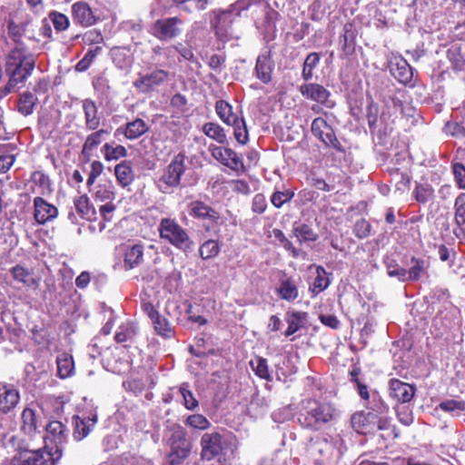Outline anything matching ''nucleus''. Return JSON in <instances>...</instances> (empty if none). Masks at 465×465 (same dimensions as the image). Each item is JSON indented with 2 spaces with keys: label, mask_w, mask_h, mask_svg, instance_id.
Segmentation results:
<instances>
[{
  "label": "nucleus",
  "mask_w": 465,
  "mask_h": 465,
  "mask_svg": "<svg viewBox=\"0 0 465 465\" xmlns=\"http://www.w3.org/2000/svg\"><path fill=\"white\" fill-rule=\"evenodd\" d=\"M35 54L31 52L25 44H17L9 53L6 59V73L9 80L5 89L11 93L29 77L35 66Z\"/></svg>",
  "instance_id": "obj_1"
},
{
  "label": "nucleus",
  "mask_w": 465,
  "mask_h": 465,
  "mask_svg": "<svg viewBox=\"0 0 465 465\" xmlns=\"http://www.w3.org/2000/svg\"><path fill=\"white\" fill-rule=\"evenodd\" d=\"M334 413L331 404L309 400L298 415V422L304 429L319 430L333 419Z\"/></svg>",
  "instance_id": "obj_2"
},
{
  "label": "nucleus",
  "mask_w": 465,
  "mask_h": 465,
  "mask_svg": "<svg viewBox=\"0 0 465 465\" xmlns=\"http://www.w3.org/2000/svg\"><path fill=\"white\" fill-rule=\"evenodd\" d=\"M158 232L163 241L184 253L191 252L195 246L188 232L174 218H162L158 225Z\"/></svg>",
  "instance_id": "obj_3"
},
{
  "label": "nucleus",
  "mask_w": 465,
  "mask_h": 465,
  "mask_svg": "<svg viewBox=\"0 0 465 465\" xmlns=\"http://www.w3.org/2000/svg\"><path fill=\"white\" fill-rule=\"evenodd\" d=\"M169 432L170 453L166 457V462L169 465H178L189 456L192 444L187 440L186 430L181 425L173 424L169 428Z\"/></svg>",
  "instance_id": "obj_4"
},
{
  "label": "nucleus",
  "mask_w": 465,
  "mask_h": 465,
  "mask_svg": "<svg viewBox=\"0 0 465 465\" xmlns=\"http://www.w3.org/2000/svg\"><path fill=\"white\" fill-rule=\"evenodd\" d=\"M184 171L185 155L180 153L173 157L156 180L157 188L163 193H173L180 185Z\"/></svg>",
  "instance_id": "obj_5"
},
{
  "label": "nucleus",
  "mask_w": 465,
  "mask_h": 465,
  "mask_svg": "<svg viewBox=\"0 0 465 465\" xmlns=\"http://www.w3.org/2000/svg\"><path fill=\"white\" fill-rule=\"evenodd\" d=\"M56 455L45 448L25 450L5 461L4 465H55Z\"/></svg>",
  "instance_id": "obj_6"
},
{
  "label": "nucleus",
  "mask_w": 465,
  "mask_h": 465,
  "mask_svg": "<svg viewBox=\"0 0 465 465\" xmlns=\"http://www.w3.org/2000/svg\"><path fill=\"white\" fill-rule=\"evenodd\" d=\"M183 21L174 16L156 20L151 27L150 33L160 41H170L182 33Z\"/></svg>",
  "instance_id": "obj_7"
},
{
  "label": "nucleus",
  "mask_w": 465,
  "mask_h": 465,
  "mask_svg": "<svg viewBox=\"0 0 465 465\" xmlns=\"http://www.w3.org/2000/svg\"><path fill=\"white\" fill-rule=\"evenodd\" d=\"M45 435L40 437L45 440V447L48 442L54 444L56 459H60L63 454V446L66 441L68 436V430L59 420H52L45 427Z\"/></svg>",
  "instance_id": "obj_8"
},
{
  "label": "nucleus",
  "mask_w": 465,
  "mask_h": 465,
  "mask_svg": "<svg viewBox=\"0 0 465 465\" xmlns=\"http://www.w3.org/2000/svg\"><path fill=\"white\" fill-rule=\"evenodd\" d=\"M232 10L213 11L211 18V26L214 29L216 36L221 41H228L233 37L232 25L233 22Z\"/></svg>",
  "instance_id": "obj_9"
},
{
  "label": "nucleus",
  "mask_w": 465,
  "mask_h": 465,
  "mask_svg": "<svg viewBox=\"0 0 465 465\" xmlns=\"http://www.w3.org/2000/svg\"><path fill=\"white\" fill-rule=\"evenodd\" d=\"M73 22L82 27H90L101 20L96 9L84 1H77L71 6Z\"/></svg>",
  "instance_id": "obj_10"
},
{
  "label": "nucleus",
  "mask_w": 465,
  "mask_h": 465,
  "mask_svg": "<svg viewBox=\"0 0 465 465\" xmlns=\"http://www.w3.org/2000/svg\"><path fill=\"white\" fill-rule=\"evenodd\" d=\"M299 92L306 99L316 102L328 109L335 106V102L331 99V92L322 84L315 83L303 84L299 86Z\"/></svg>",
  "instance_id": "obj_11"
},
{
  "label": "nucleus",
  "mask_w": 465,
  "mask_h": 465,
  "mask_svg": "<svg viewBox=\"0 0 465 465\" xmlns=\"http://www.w3.org/2000/svg\"><path fill=\"white\" fill-rule=\"evenodd\" d=\"M312 134L321 140L326 146L343 152V147L336 138L332 127L322 117L315 118L312 123Z\"/></svg>",
  "instance_id": "obj_12"
},
{
  "label": "nucleus",
  "mask_w": 465,
  "mask_h": 465,
  "mask_svg": "<svg viewBox=\"0 0 465 465\" xmlns=\"http://www.w3.org/2000/svg\"><path fill=\"white\" fill-rule=\"evenodd\" d=\"M169 78V72L163 69H155L149 74H140L134 82V86L143 94L154 91Z\"/></svg>",
  "instance_id": "obj_13"
},
{
  "label": "nucleus",
  "mask_w": 465,
  "mask_h": 465,
  "mask_svg": "<svg viewBox=\"0 0 465 465\" xmlns=\"http://www.w3.org/2000/svg\"><path fill=\"white\" fill-rule=\"evenodd\" d=\"M212 156L232 171H244L242 159L231 148L216 145L210 146Z\"/></svg>",
  "instance_id": "obj_14"
},
{
  "label": "nucleus",
  "mask_w": 465,
  "mask_h": 465,
  "mask_svg": "<svg viewBox=\"0 0 465 465\" xmlns=\"http://www.w3.org/2000/svg\"><path fill=\"white\" fill-rule=\"evenodd\" d=\"M188 212L190 216L193 218L209 222L212 226H215L220 223V213L213 207L200 200L192 201L188 204Z\"/></svg>",
  "instance_id": "obj_15"
},
{
  "label": "nucleus",
  "mask_w": 465,
  "mask_h": 465,
  "mask_svg": "<svg viewBox=\"0 0 465 465\" xmlns=\"http://www.w3.org/2000/svg\"><path fill=\"white\" fill-rule=\"evenodd\" d=\"M202 452L203 460H211L219 456L223 450L222 435L218 432L204 433L201 438Z\"/></svg>",
  "instance_id": "obj_16"
},
{
  "label": "nucleus",
  "mask_w": 465,
  "mask_h": 465,
  "mask_svg": "<svg viewBox=\"0 0 465 465\" xmlns=\"http://www.w3.org/2000/svg\"><path fill=\"white\" fill-rule=\"evenodd\" d=\"M97 422V414L90 412L89 414H83L82 416L75 415L73 417V423L74 425L73 436L76 440H82L89 435Z\"/></svg>",
  "instance_id": "obj_17"
},
{
  "label": "nucleus",
  "mask_w": 465,
  "mask_h": 465,
  "mask_svg": "<svg viewBox=\"0 0 465 465\" xmlns=\"http://www.w3.org/2000/svg\"><path fill=\"white\" fill-rule=\"evenodd\" d=\"M390 396L401 403L410 402L416 392V388L398 379H391L389 382Z\"/></svg>",
  "instance_id": "obj_18"
},
{
  "label": "nucleus",
  "mask_w": 465,
  "mask_h": 465,
  "mask_svg": "<svg viewBox=\"0 0 465 465\" xmlns=\"http://www.w3.org/2000/svg\"><path fill=\"white\" fill-rule=\"evenodd\" d=\"M377 414L369 411H360L354 413L351 417V426L355 431L361 434H367L375 431L376 430Z\"/></svg>",
  "instance_id": "obj_19"
},
{
  "label": "nucleus",
  "mask_w": 465,
  "mask_h": 465,
  "mask_svg": "<svg viewBox=\"0 0 465 465\" xmlns=\"http://www.w3.org/2000/svg\"><path fill=\"white\" fill-rule=\"evenodd\" d=\"M20 401V393L18 390L10 384L0 383V412L8 413Z\"/></svg>",
  "instance_id": "obj_20"
},
{
  "label": "nucleus",
  "mask_w": 465,
  "mask_h": 465,
  "mask_svg": "<svg viewBox=\"0 0 465 465\" xmlns=\"http://www.w3.org/2000/svg\"><path fill=\"white\" fill-rule=\"evenodd\" d=\"M34 207H35V219L40 224H45L47 222L52 221L56 218L58 214L57 208L47 203L42 197H35L34 199Z\"/></svg>",
  "instance_id": "obj_21"
},
{
  "label": "nucleus",
  "mask_w": 465,
  "mask_h": 465,
  "mask_svg": "<svg viewBox=\"0 0 465 465\" xmlns=\"http://www.w3.org/2000/svg\"><path fill=\"white\" fill-rule=\"evenodd\" d=\"M274 69V62L269 53L261 54L256 60L254 74L262 84H269Z\"/></svg>",
  "instance_id": "obj_22"
},
{
  "label": "nucleus",
  "mask_w": 465,
  "mask_h": 465,
  "mask_svg": "<svg viewBox=\"0 0 465 465\" xmlns=\"http://www.w3.org/2000/svg\"><path fill=\"white\" fill-rule=\"evenodd\" d=\"M41 428H44V425L41 424L35 411L29 408L25 409L22 412L21 426V430L24 433L34 438L36 435L41 434Z\"/></svg>",
  "instance_id": "obj_23"
},
{
  "label": "nucleus",
  "mask_w": 465,
  "mask_h": 465,
  "mask_svg": "<svg viewBox=\"0 0 465 465\" xmlns=\"http://www.w3.org/2000/svg\"><path fill=\"white\" fill-rule=\"evenodd\" d=\"M284 320L288 324L284 335L290 337L306 326L308 313L301 311H288L285 313Z\"/></svg>",
  "instance_id": "obj_24"
},
{
  "label": "nucleus",
  "mask_w": 465,
  "mask_h": 465,
  "mask_svg": "<svg viewBox=\"0 0 465 465\" xmlns=\"http://www.w3.org/2000/svg\"><path fill=\"white\" fill-rule=\"evenodd\" d=\"M82 103L85 127L90 131H94L101 124V116L98 112V107L95 102L92 99H84Z\"/></svg>",
  "instance_id": "obj_25"
},
{
  "label": "nucleus",
  "mask_w": 465,
  "mask_h": 465,
  "mask_svg": "<svg viewBox=\"0 0 465 465\" xmlns=\"http://www.w3.org/2000/svg\"><path fill=\"white\" fill-rule=\"evenodd\" d=\"M430 262L428 260L412 257L410 262L409 270H406V282H417L423 276L428 275Z\"/></svg>",
  "instance_id": "obj_26"
},
{
  "label": "nucleus",
  "mask_w": 465,
  "mask_h": 465,
  "mask_svg": "<svg viewBox=\"0 0 465 465\" xmlns=\"http://www.w3.org/2000/svg\"><path fill=\"white\" fill-rule=\"evenodd\" d=\"M391 72L392 75L401 84H408L413 77V69L403 58H400L392 65Z\"/></svg>",
  "instance_id": "obj_27"
},
{
  "label": "nucleus",
  "mask_w": 465,
  "mask_h": 465,
  "mask_svg": "<svg viewBox=\"0 0 465 465\" xmlns=\"http://www.w3.org/2000/svg\"><path fill=\"white\" fill-rule=\"evenodd\" d=\"M143 261V246L134 244L126 248L124 252V268L126 270L134 269Z\"/></svg>",
  "instance_id": "obj_28"
},
{
  "label": "nucleus",
  "mask_w": 465,
  "mask_h": 465,
  "mask_svg": "<svg viewBox=\"0 0 465 465\" xmlns=\"http://www.w3.org/2000/svg\"><path fill=\"white\" fill-rule=\"evenodd\" d=\"M292 232L300 243L315 242L319 237L318 233L309 224L301 222L293 223Z\"/></svg>",
  "instance_id": "obj_29"
},
{
  "label": "nucleus",
  "mask_w": 465,
  "mask_h": 465,
  "mask_svg": "<svg viewBox=\"0 0 465 465\" xmlns=\"http://www.w3.org/2000/svg\"><path fill=\"white\" fill-rule=\"evenodd\" d=\"M149 130V125L141 118L128 122L124 129V135L128 140H135L141 137Z\"/></svg>",
  "instance_id": "obj_30"
},
{
  "label": "nucleus",
  "mask_w": 465,
  "mask_h": 465,
  "mask_svg": "<svg viewBox=\"0 0 465 465\" xmlns=\"http://www.w3.org/2000/svg\"><path fill=\"white\" fill-rule=\"evenodd\" d=\"M10 272L16 282H22L27 287L35 288L37 286L34 272L25 266L17 264L10 270Z\"/></svg>",
  "instance_id": "obj_31"
},
{
  "label": "nucleus",
  "mask_w": 465,
  "mask_h": 465,
  "mask_svg": "<svg viewBox=\"0 0 465 465\" xmlns=\"http://www.w3.org/2000/svg\"><path fill=\"white\" fill-rule=\"evenodd\" d=\"M277 292L282 300L292 302L299 295L297 284L291 278L283 279L280 282Z\"/></svg>",
  "instance_id": "obj_32"
},
{
  "label": "nucleus",
  "mask_w": 465,
  "mask_h": 465,
  "mask_svg": "<svg viewBox=\"0 0 465 465\" xmlns=\"http://www.w3.org/2000/svg\"><path fill=\"white\" fill-rule=\"evenodd\" d=\"M57 372L60 378L65 379L73 375L74 363L72 355L66 352L60 353L56 357Z\"/></svg>",
  "instance_id": "obj_33"
},
{
  "label": "nucleus",
  "mask_w": 465,
  "mask_h": 465,
  "mask_svg": "<svg viewBox=\"0 0 465 465\" xmlns=\"http://www.w3.org/2000/svg\"><path fill=\"white\" fill-rule=\"evenodd\" d=\"M137 334V326L133 322L122 323L114 335V340L118 343L132 341Z\"/></svg>",
  "instance_id": "obj_34"
},
{
  "label": "nucleus",
  "mask_w": 465,
  "mask_h": 465,
  "mask_svg": "<svg viewBox=\"0 0 465 465\" xmlns=\"http://www.w3.org/2000/svg\"><path fill=\"white\" fill-rule=\"evenodd\" d=\"M114 174L119 184L123 187L130 185L134 178L133 169L129 163L124 161L114 167Z\"/></svg>",
  "instance_id": "obj_35"
},
{
  "label": "nucleus",
  "mask_w": 465,
  "mask_h": 465,
  "mask_svg": "<svg viewBox=\"0 0 465 465\" xmlns=\"http://www.w3.org/2000/svg\"><path fill=\"white\" fill-rule=\"evenodd\" d=\"M215 111L220 119L228 125L235 124V121L240 118L232 112V105L224 100H219L216 102Z\"/></svg>",
  "instance_id": "obj_36"
},
{
  "label": "nucleus",
  "mask_w": 465,
  "mask_h": 465,
  "mask_svg": "<svg viewBox=\"0 0 465 465\" xmlns=\"http://www.w3.org/2000/svg\"><path fill=\"white\" fill-rule=\"evenodd\" d=\"M37 100V97L30 92L22 94L17 103L18 112L25 116L30 115L34 112Z\"/></svg>",
  "instance_id": "obj_37"
},
{
  "label": "nucleus",
  "mask_w": 465,
  "mask_h": 465,
  "mask_svg": "<svg viewBox=\"0 0 465 465\" xmlns=\"http://www.w3.org/2000/svg\"><path fill=\"white\" fill-rule=\"evenodd\" d=\"M109 132L105 129L96 130L95 132L89 134L83 145V153L90 154L94 149H95L104 140V137L107 135Z\"/></svg>",
  "instance_id": "obj_38"
},
{
  "label": "nucleus",
  "mask_w": 465,
  "mask_h": 465,
  "mask_svg": "<svg viewBox=\"0 0 465 465\" xmlns=\"http://www.w3.org/2000/svg\"><path fill=\"white\" fill-rule=\"evenodd\" d=\"M203 132L206 136L218 142L224 143L226 142V134L223 128L215 123H206L203 126Z\"/></svg>",
  "instance_id": "obj_39"
},
{
  "label": "nucleus",
  "mask_w": 465,
  "mask_h": 465,
  "mask_svg": "<svg viewBox=\"0 0 465 465\" xmlns=\"http://www.w3.org/2000/svg\"><path fill=\"white\" fill-rule=\"evenodd\" d=\"M250 366L252 370L254 371V373L261 379L266 381L272 380V376L269 371V367L266 359L260 356H256L250 361Z\"/></svg>",
  "instance_id": "obj_40"
},
{
  "label": "nucleus",
  "mask_w": 465,
  "mask_h": 465,
  "mask_svg": "<svg viewBox=\"0 0 465 465\" xmlns=\"http://www.w3.org/2000/svg\"><path fill=\"white\" fill-rule=\"evenodd\" d=\"M74 204L78 214L86 220H91L94 212L85 195H81L74 200Z\"/></svg>",
  "instance_id": "obj_41"
},
{
  "label": "nucleus",
  "mask_w": 465,
  "mask_h": 465,
  "mask_svg": "<svg viewBox=\"0 0 465 465\" xmlns=\"http://www.w3.org/2000/svg\"><path fill=\"white\" fill-rule=\"evenodd\" d=\"M102 151L106 161H115L125 157L127 154V150L124 146L120 144L113 145L108 143L103 146Z\"/></svg>",
  "instance_id": "obj_42"
},
{
  "label": "nucleus",
  "mask_w": 465,
  "mask_h": 465,
  "mask_svg": "<svg viewBox=\"0 0 465 465\" xmlns=\"http://www.w3.org/2000/svg\"><path fill=\"white\" fill-rule=\"evenodd\" d=\"M152 322L157 334L164 338H171L173 336V329L166 318L158 314Z\"/></svg>",
  "instance_id": "obj_43"
},
{
  "label": "nucleus",
  "mask_w": 465,
  "mask_h": 465,
  "mask_svg": "<svg viewBox=\"0 0 465 465\" xmlns=\"http://www.w3.org/2000/svg\"><path fill=\"white\" fill-rule=\"evenodd\" d=\"M439 408L452 416H460L465 411V401L460 400H445L439 404Z\"/></svg>",
  "instance_id": "obj_44"
},
{
  "label": "nucleus",
  "mask_w": 465,
  "mask_h": 465,
  "mask_svg": "<svg viewBox=\"0 0 465 465\" xmlns=\"http://www.w3.org/2000/svg\"><path fill=\"white\" fill-rule=\"evenodd\" d=\"M320 63V55L318 53H310L303 64L302 76L305 81H309L313 76V70Z\"/></svg>",
  "instance_id": "obj_45"
},
{
  "label": "nucleus",
  "mask_w": 465,
  "mask_h": 465,
  "mask_svg": "<svg viewBox=\"0 0 465 465\" xmlns=\"http://www.w3.org/2000/svg\"><path fill=\"white\" fill-rule=\"evenodd\" d=\"M317 276L314 279L312 285L310 290L316 295L324 291L330 284V280L326 275V272L323 267L318 266L316 269Z\"/></svg>",
  "instance_id": "obj_46"
},
{
  "label": "nucleus",
  "mask_w": 465,
  "mask_h": 465,
  "mask_svg": "<svg viewBox=\"0 0 465 465\" xmlns=\"http://www.w3.org/2000/svg\"><path fill=\"white\" fill-rule=\"evenodd\" d=\"M454 211V220L457 226L465 225V193H461L456 197Z\"/></svg>",
  "instance_id": "obj_47"
},
{
  "label": "nucleus",
  "mask_w": 465,
  "mask_h": 465,
  "mask_svg": "<svg viewBox=\"0 0 465 465\" xmlns=\"http://www.w3.org/2000/svg\"><path fill=\"white\" fill-rule=\"evenodd\" d=\"M199 252L203 260L214 258L220 252V246L217 241L207 240L200 246Z\"/></svg>",
  "instance_id": "obj_48"
},
{
  "label": "nucleus",
  "mask_w": 465,
  "mask_h": 465,
  "mask_svg": "<svg viewBox=\"0 0 465 465\" xmlns=\"http://www.w3.org/2000/svg\"><path fill=\"white\" fill-rule=\"evenodd\" d=\"M231 125L233 127V134L236 141L241 144H245L249 140V136L244 119L240 117L235 121V124Z\"/></svg>",
  "instance_id": "obj_49"
},
{
  "label": "nucleus",
  "mask_w": 465,
  "mask_h": 465,
  "mask_svg": "<svg viewBox=\"0 0 465 465\" xmlns=\"http://www.w3.org/2000/svg\"><path fill=\"white\" fill-rule=\"evenodd\" d=\"M413 193L417 202L425 203L432 199L434 190L430 184H418Z\"/></svg>",
  "instance_id": "obj_50"
},
{
  "label": "nucleus",
  "mask_w": 465,
  "mask_h": 465,
  "mask_svg": "<svg viewBox=\"0 0 465 465\" xmlns=\"http://www.w3.org/2000/svg\"><path fill=\"white\" fill-rule=\"evenodd\" d=\"M185 424L201 430H207L211 426V422L202 414L189 415L185 420Z\"/></svg>",
  "instance_id": "obj_51"
},
{
  "label": "nucleus",
  "mask_w": 465,
  "mask_h": 465,
  "mask_svg": "<svg viewBox=\"0 0 465 465\" xmlns=\"http://www.w3.org/2000/svg\"><path fill=\"white\" fill-rule=\"evenodd\" d=\"M294 196L292 190H276L271 196V203L276 208H281L285 203L290 202Z\"/></svg>",
  "instance_id": "obj_52"
},
{
  "label": "nucleus",
  "mask_w": 465,
  "mask_h": 465,
  "mask_svg": "<svg viewBox=\"0 0 465 465\" xmlns=\"http://www.w3.org/2000/svg\"><path fill=\"white\" fill-rule=\"evenodd\" d=\"M95 200L111 202L114 198V186L110 183L99 184L94 192Z\"/></svg>",
  "instance_id": "obj_53"
},
{
  "label": "nucleus",
  "mask_w": 465,
  "mask_h": 465,
  "mask_svg": "<svg viewBox=\"0 0 465 465\" xmlns=\"http://www.w3.org/2000/svg\"><path fill=\"white\" fill-rule=\"evenodd\" d=\"M189 385L187 383H183L180 386V392L183 399L184 407L187 410L193 411L198 407V401L193 396V392L188 389Z\"/></svg>",
  "instance_id": "obj_54"
},
{
  "label": "nucleus",
  "mask_w": 465,
  "mask_h": 465,
  "mask_svg": "<svg viewBox=\"0 0 465 465\" xmlns=\"http://www.w3.org/2000/svg\"><path fill=\"white\" fill-rule=\"evenodd\" d=\"M49 19L57 31H64L69 26L68 17L62 13L53 11L49 14Z\"/></svg>",
  "instance_id": "obj_55"
},
{
  "label": "nucleus",
  "mask_w": 465,
  "mask_h": 465,
  "mask_svg": "<svg viewBox=\"0 0 465 465\" xmlns=\"http://www.w3.org/2000/svg\"><path fill=\"white\" fill-rule=\"evenodd\" d=\"M387 274L390 277H396L400 282H406V269L399 266L395 261H390L386 263Z\"/></svg>",
  "instance_id": "obj_56"
},
{
  "label": "nucleus",
  "mask_w": 465,
  "mask_h": 465,
  "mask_svg": "<svg viewBox=\"0 0 465 465\" xmlns=\"http://www.w3.org/2000/svg\"><path fill=\"white\" fill-rule=\"evenodd\" d=\"M371 231V224L365 219L356 221L353 232L359 239H364L370 236Z\"/></svg>",
  "instance_id": "obj_57"
},
{
  "label": "nucleus",
  "mask_w": 465,
  "mask_h": 465,
  "mask_svg": "<svg viewBox=\"0 0 465 465\" xmlns=\"http://www.w3.org/2000/svg\"><path fill=\"white\" fill-rule=\"evenodd\" d=\"M9 35L13 37L15 45L17 44H24L20 41V38L24 35L25 32V25L24 24H15V22H11L8 25Z\"/></svg>",
  "instance_id": "obj_58"
},
{
  "label": "nucleus",
  "mask_w": 465,
  "mask_h": 465,
  "mask_svg": "<svg viewBox=\"0 0 465 465\" xmlns=\"http://www.w3.org/2000/svg\"><path fill=\"white\" fill-rule=\"evenodd\" d=\"M267 208L266 198L262 193H257L253 196L252 202V210L256 213H263Z\"/></svg>",
  "instance_id": "obj_59"
},
{
  "label": "nucleus",
  "mask_w": 465,
  "mask_h": 465,
  "mask_svg": "<svg viewBox=\"0 0 465 465\" xmlns=\"http://www.w3.org/2000/svg\"><path fill=\"white\" fill-rule=\"evenodd\" d=\"M453 173L459 188L465 189V166L460 163H454Z\"/></svg>",
  "instance_id": "obj_60"
},
{
  "label": "nucleus",
  "mask_w": 465,
  "mask_h": 465,
  "mask_svg": "<svg viewBox=\"0 0 465 465\" xmlns=\"http://www.w3.org/2000/svg\"><path fill=\"white\" fill-rule=\"evenodd\" d=\"M176 50L177 49H176L175 45H169V46L163 47V56L166 61L162 62V63L160 62V64L163 65V66L173 65L175 63L174 56L176 54Z\"/></svg>",
  "instance_id": "obj_61"
},
{
  "label": "nucleus",
  "mask_w": 465,
  "mask_h": 465,
  "mask_svg": "<svg viewBox=\"0 0 465 465\" xmlns=\"http://www.w3.org/2000/svg\"><path fill=\"white\" fill-rule=\"evenodd\" d=\"M386 106L388 109H391L393 114L403 113L402 100L398 95L390 96L386 102Z\"/></svg>",
  "instance_id": "obj_62"
},
{
  "label": "nucleus",
  "mask_w": 465,
  "mask_h": 465,
  "mask_svg": "<svg viewBox=\"0 0 465 465\" xmlns=\"http://www.w3.org/2000/svg\"><path fill=\"white\" fill-rule=\"evenodd\" d=\"M390 174L393 179L400 180L397 182V184H401L404 187L409 186L411 183V176L407 173L400 172L398 168H392L389 170Z\"/></svg>",
  "instance_id": "obj_63"
},
{
  "label": "nucleus",
  "mask_w": 465,
  "mask_h": 465,
  "mask_svg": "<svg viewBox=\"0 0 465 465\" xmlns=\"http://www.w3.org/2000/svg\"><path fill=\"white\" fill-rule=\"evenodd\" d=\"M319 319L323 325L330 327L331 329L336 330L340 327V321L335 315L321 314Z\"/></svg>",
  "instance_id": "obj_64"
}]
</instances>
